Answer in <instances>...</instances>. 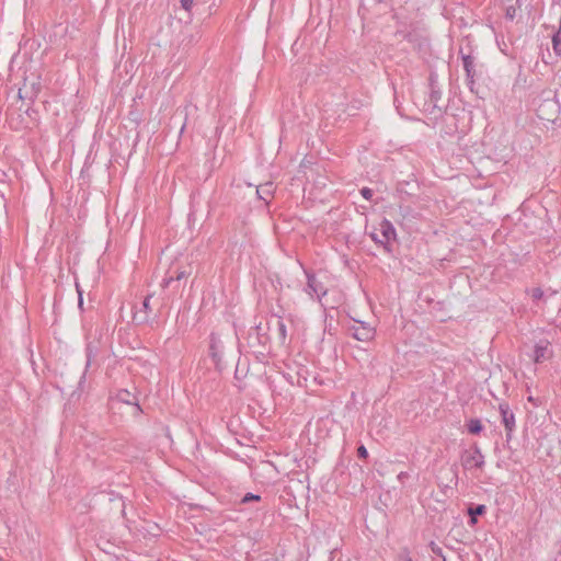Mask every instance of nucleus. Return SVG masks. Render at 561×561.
<instances>
[{
  "mask_svg": "<svg viewBox=\"0 0 561 561\" xmlns=\"http://www.w3.org/2000/svg\"><path fill=\"white\" fill-rule=\"evenodd\" d=\"M377 230L379 231L381 238L377 232L371 233V238L379 243H387L396 238V230L392 224L389 220H382L379 222Z\"/></svg>",
  "mask_w": 561,
  "mask_h": 561,
  "instance_id": "f257e3e1",
  "label": "nucleus"
},
{
  "mask_svg": "<svg viewBox=\"0 0 561 561\" xmlns=\"http://www.w3.org/2000/svg\"><path fill=\"white\" fill-rule=\"evenodd\" d=\"M499 409H500V413H501V416L503 420V424L506 430V436H507V438H511L512 433L515 428V415L511 411L507 403H501Z\"/></svg>",
  "mask_w": 561,
  "mask_h": 561,
  "instance_id": "f03ea898",
  "label": "nucleus"
},
{
  "mask_svg": "<svg viewBox=\"0 0 561 561\" xmlns=\"http://www.w3.org/2000/svg\"><path fill=\"white\" fill-rule=\"evenodd\" d=\"M550 342L547 340L540 341L536 344L534 350V360L541 363L551 356Z\"/></svg>",
  "mask_w": 561,
  "mask_h": 561,
  "instance_id": "7ed1b4c3",
  "label": "nucleus"
},
{
  "mask_svg": "<svg viewBox=\"0 0 561 561\" xmlns=\"http://www.w3.org/2000/svg\"><path fill=\"white\" fill-rule=\"evenodd\" d=\"M354 337L358 341L368 342L375 337V329L364 323L354 327Z\"/></svg>",
  "mask_w": 561,
  "mask_h": 561,
  "instance_id": "20e7f679",
  "label": "nucleus"
},
{
  "mask_svg": "<svg viewBox=\"0 0 561 561\" xmlns=\"http://www.w3.org/2000/svg\"><path fill=\"white\" fill-rule=\"evenodd\" d=\"M484 463V457L479 449H476L472 454L468 455L463 459V466L466 468H481Z\"/></svg>",
  "mask_w": 561,
  "mask_h": 561,
  "instance_id": "39448f33",
  "label": "nucleus"
},
{
  "mask_svg": "<svg viewBox=\"0 0 561 561\" xmlns=\"http://www.w3.org/2000/svg\"><path fill=\"white\" fill-rule=\"evenodd\" d=\"M210 356L214 359H219L221 354V342L219 340V336H217L215 333L210 334Z\"/></svg>",
  "mask_w": 561,
  "mask_h": 561,
  "instance_id": "423d86ee",
  "label": "nucleus"
},
{
  "mask_svg": "<svg viewBox=\"0 0 561 561\" xmlns=\"http://www.w3.org/2000/svg\"><path fill=\"white\" fill-rule=\"evenodd\" d=\"M467 430L470 434L477 435L483 430V425L480 420L471 419L466 424Z\"/></svg>",
  "mask_w": 561,
  "mask_h": 561,
  "instance_id": "0eeeda50",
  "label": "nucleus"
},
{
  "mask_svg": "<svg viewBox=\"0 0 561 561\" xmlns=\"http://www.w3.org/2000/svg\"><path fill=\"white\" fill-rule=\"evenodd\" d=\"M485 512V506L484 505H478L476 508H470L469 510V515H470V525L473 526L477 524V517L478 515H482L483 513Z\"/></svg>",
  "mask_w": 561,
  "mask_h": 561,
  "instance_id": "6e6552de",
  "label": "nucleus"
},
{
  "mask_svg": "<svg viewBox=\"0 0 561 561\" xmlns=\"http://www.w3.org/2000/svg\"><path fill=\"white\" fill-rule=\"evenodd\" d=\"M553 48L554 50H558L559 46L561 45V28L558 31V33L552 38Z\"/></svg>",
  "mask_w": 561,
  "mask_h": 561,
  "instance_id": "1a4fd4ad",
  "label": "nucleus"
},
{
  "mask_svg": "<svg viewBox=\"0 0 561 561\" xmlns=\"http://www.w3.org/2000/svg\"><path fill=\"white\" fill-rule=\"evenodd\" d=\"M257 193L262 198H264L263 194L271 195V184H266L264 186H260L257 188Z\"/></svg>",
  "mask_w": 561,
  "mask_h": 561,
  "instance_id": "9d476101",
  "label": "nucleus"
},
{
  "mask_svg": "<svg viewBox=\"0 0 561 561\" xmlns=\"http://www.w3.org/2000/svg\"><path fill=\"white\" fill-rule=\"evenodd\" d=\"M181 4L186 11H190L194 4V0H181Z\"/></svg>",
  "mask_w": 561,
  "mask_h": 561,
  "instance_id": "9b49d317",
  "label": "nucleus"
},
{
  "mask_svg": "<svg viewBox=\"0 0 561 561\" xmlns=\"http://www.w3.org/2000/svg\"><path fill=\"white\" fill-rule=\"evenodd\" d=\"M362 195L364 198L366 199H370L371 196H373V191L370 188H367V187H364L362 191H360Z\"/></svg>",
  "mask_w": 561,
  "mask_h": 561,
  "instance_id": "f8f14e48",
  "label": "nucleus"
},
{
  "mask_svg": "<svg viewBox=\"0 0 561 561\" xmlns=\"http://www.w3.org/2000/svg\"><path fill=\"white\" fill-rule=\"evenodd\" d=\"M260 500V496L259 495H255V494H252V493H248L244 497H243V502H249V501H259Z\"/></svg>",
  "mask_w": 561,
  "mask_h": 561,
  "instance_id": "ddd939ff",
  "label": "nucleus"
},
{
  "mask_svg": "<svg viewBox=\"0 0 561 561\" xmlns=\"http://www.w3.org/2000/svg\"><path fill=\"white\" fill-rule=\"evenodd\" d=\"M357 453H358V456L362 457V458H367L368 457V451H367V449L364 446H359L358 449H357Z\"/></svg>",
  "mask_w": 561,
  "mask_h": 561,
  "instance_id": "4468645a",
  "label": "nucleus"
},
{
  "mask_svg": "<svg viewBox=\"0 0 561 561\" xmlns=\"http://www.w3.org/2000/svg\"><path fill=\"white\" fill-rule=\"evenodd\" d=\"M77 289H78V294H79V301H78V305L80 308L83 307V298H82V293L80 291L79 287L77 286Z\"/></svg>",
  "mask_w": 561,
  "mask_h": 561,
  "instance_id": "2eb2a0df",
  "label": "nucleus"
},
{
  "mask_svg": "<svg viewBox=\"0 0 561 561\" xmlns=\"http://www.w3.org/2000/svg\"><path fill=\"white\" fill-rule=\"evenodd\" d=\"M145 309H149V298H146L144 301Z\"/></svg>",
  "mask_w": 561,
  "mask_h": 561,
  "instance_id": "dca6fc26",
  "label": "nucleus"
},
{
  "mask_svg": "<svg viewBox=\"0 0 561 561\" xmlns=\"http://www.w3.org/2000/svg\"><path fill=\"white\" fill-rule=\"evenodd\" d=\"M314 282H316L314 277H310L309 278V286L313 287Z\"/></svg>",
  "mask_w": 561,
  "mask_h": 561,
  "instance_id": "f3484780",
  "label": "nucleus"
},
{
  "mask_svg": "<svg viewBox=\"0 0 561 561\" xmlns=\"http://www.w3.org/2000/svg\"><path fill=\"white\" fill-rule=\"evenodd\" d=\"M404 561H412V559H411V558H405V560H404Z\"/></svg>",
  "mask_w": 561,
  "mask_h": 561,
  "instance_id": "a211bd4d",
  "label": "nucleus"
}]
</instances>
